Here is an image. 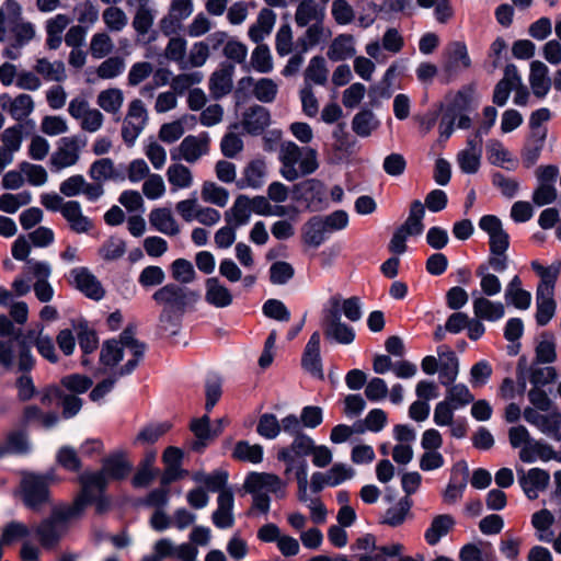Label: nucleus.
Listing matches in <instances>:
<instances>
[{"label":"nucleus","instance_id":"obj_1","mask_svg":"<svg viewBox=\"0 0 561 561\" xmlns=\"http://www.w3.org/2000/svg\"><path fill=\"white\" fill-rule=\"evenodd\" d=\"M2 307L8 309L10 319L2 316V365L13 362V351H20V345L26 344L23 335V324L28 318V306L24 301H15L10 291L2 289Z\"/></svg>","mask_w":561,"mask_h":561},{"label":"nucleus","instance_id":"obj_2","mask_svg":"<svg viewBox=\"0 0 561 561\" xmlns=\"http://www.w3.org/2000/svg\"><path fill=\"white\" fill-rule=\"evenodd\" d=\"M131 463L121 451L114 453L102 461V468L95 472H84L79 481L82 490L79 496L89 505L95 499L94 490L104 492L110 480H123L131 471Z\"/></svg>","mask_w":561,"mask_h":561},{"label":"nucleus","instance_id":"obj_3","mask_svg":"<svg viewBox=\"0 0 561 561\" xmlns=\"http://www.w3.org/2000/svg\"><path fill=\"white\" fill-rule=\"evenodd\" d=\"M146 345L135 339V332L131 328H126L118 340H110L102 345L100 360L105 367H114L118 364L127 351L131 357L119 369V376L131 374L145 354Z\"/></svg>","mask_w":561,"mask_h":561},{"label":"nucleus","instance_id":"obj_4","mask_svg":"<svg viewBox=\"0 0 561 561\" xmlns=\"http://www.w3.org/2000/svg\"><path fill=\"white\" fill-rule=\"evenodd\" d=\"M88 504L78 495L71 505H58L48 518L36 527V535L45 548L54 547L67 530L68 523L79 518Z\"/></svg>","mask_w":561,"mask_h":561},{"label":"nucleus","instance_id":"obj_5","mask_svg":"<svg viewBox=\"0 0 561 561\" xmlns=\"http://www.w3.org/2000/svg\"><path fill=\"white\" fill-rule=\"evenodd\" d=\"M280 174L289 181L309 175L318 169L317 151L310 147H299L293 141H284L279 147Z\"/></svg>","mask_w":561,"mask_h":561},{"label":"nucleus","instance_id":"obj_6","mask_svg":"<svg viewBox=\"0 0 561 561\" xmlns=\"http://www.w3.org/2000/svg\"><path fill=\"white\" fill-rule=\"evenodd\" d=\"M243 488L253 499L252 507L267 514L273 494L277 499L286 496L287 483L278 476L268 472H251L247 476Z\"/></svg>","mask_w":561,"mask_h":561},{"label":"nucleus","instance_id":"obj_7","mask_svg":"<svg viewBox=\"0 0 561 561\" xmlns=\"http://www.w3.org/2000/svg\"><path fill=\"white\" fill-rule=\"evenodd\" d=\"M54 481V473L44 474L25 472L22 476L20 491L24 505L39 512L49 502V484Z\"/></svg>","mask_w":561,"mask_h":561},{"label":"nucleus","instance_id":"obj_8","mask_svg":"<svg viewBox=\"0 0 561 561\" xmlns=\"http://www.w3.org/2000/svg\"><path fill=\"white\" fill-rule=\"evenodd\" d=\"M13 362L5 367H13L16 363V373L19 377L15 380V388L18 390V398L21 401L31 400L36 393V387L30 371L35 365V358L31 352L30 345H20V351H13Z\"/></svg>","mask_w":561,"mask_h":561},{"label":"nucleus","instance_id":"obj_9","mask_svg":"<svg viewBox=\"0 0 561 561\" xmlns=\"http://www.w3.org/2000/svg\"><path fill=\"white\" fill-rule=\"evenodd\" d=\"M85 146L87 138L82 135L60 138L57 142V148L49 158L50 170L53 172H60L64 169L76 165Z\"/></svg>","mask_w":561,"mask_h":561},{"label":"nucleus","instance_id":"obj_10","mask_svg":"<svg viewBox=\"0 0 561 561\" xmlns=\"http://www.w3.org/2000/svg\"><path fill=\"white\" fill-rule=\"evenodd\" d=\"M324 335L328 340L339 344L350 345L355 340V330L342 321L340 313V297L330 299V308L325 311L323 319Z\"/></svg>","mask_w":561,"mask_h":561},{"label":"nucleus","instance_id":"obj_11","mask_svg":"<svg viewBox=\"0 0 561 561\" xmlns=\"http://www.w3.org/2000/svg\"><path fill=\"white\" fill-rule=\"evenodd\" d=\"M152 299L163 309L185 311L196 301L197 295L185 286L168 283L153 293Z\"/></svg>","mask_w":561,"mask_h":561},{"label":"nucleus","instance_id":"obj_12","mask_svg":"<svg viewBox=\"0 0 561 561\" xmlns=\"http://www.w3.org/2000/svg\"><path fill=\"white\" fill-rule=\"evenodd\" d=\"M127 5L135 9L131 25L138 41H144L147 35H149L147 43L154 41L157 33L150 34L157 16L153 0H127Z\"/></svg>","mask_w":561,"mask_h":561},{"label":"nucleus","instance_id":"obj_13","mask_svg":"<svg viewBox=\"0 0 561 561\" xmlns=\"http://www.w3.org/2000/svg\"><path fill=\"white\" fill-rule=\"evenodd\" d=\"M559 176V168L553 164L541 165L536 170L537 187L533 193V202L541 207L552 204L557 199L556 181Z\"/></svg>","mask_w":561,"mask_h":561},{"label":"nucleus","instance_id":"obj_14","mask_svg":"<svg viewBox=\"0 0 561 561\" xmlns=\"http://www.w3.org/2000/svg\"><path fill=\"white\" fill-rule=\"evenodd\" d=\"M148 122V113L141 100L129 103L127 114L123 122L122 137L127 145H134Z\"/></svg>","mask_w":561,"mask_h":561},{"label":"nucleus","instance_id":"obj_15","mask_svg":"<svg viewBox=\"0 0 561 561\" xmlns=\"http://www.w3.org/2000/svg\"><path fill=\"white\" fill-rule=\"evenodd\" d=\"M540 412L541 411L527 407L523 412L524 420L537 427L542 434L554 439H560L561 412L558 409L548 411L546 414Z\"/></svg>","mask_w":561,"mask_h":561},{"label":"nucleus","instance_id":"obj_16","mask_svg":"<svg viewBox=\"0 0 561 561\" xmlns=\"http://www.w3.org/2000/svg\"><path fill=\"white\" fill-rule=\"evenodd\" d=\"M294 198L301 202L311 211L321 210L325 202V187L316 179L302 181L294 186Z\"/></svg>","mask_w":561,"mask_h":561},{"label":"nucleus","instance_id":"obj_17","mask_svg":"<svg viewBox=\"0 0 561 561\" xmlns=\"http://www.w3.org/2000/svg\"><path fill=\"white\" fill-rule=\"evenodd\" d=\"M209 150V137L207 133L196 136H186L180 144L176 152H171L172 160H184L187 163H195Z\"/></svg>","mask_w":561,"mask_h":561},{"label":"nucleus","instance_id":"obj_18","mask_svg":"<svg viewBox=\"0 0 561 561\" xmlns=\"http://www.w3.org/2000/svg\"><path fill=\"white\" fill-rule=\"evenodd\" d=\"M293 437L290 445L280 448L277 453V459L286 463V474L294 469L295 459L310 456L316 445V442L304 432Z\"/></svg>","mask_w":561,"mask_h":561},{"label":"nucleus","instance_id":"obj_19","mask_svg":"<svg viewBox=\"0 0 561 561\" xmlns=\"http://www.w3.org/2000/svg\"><path fill=\"white\" fill-rule=\"evenodd\" d=\"M69 283L90 299L99 301L105 295L100 280L87 267L72 268Z\"/></svg>","mask_w":561,"mask_h":561},{"label":"nucleus","instance_id":"obj_20","mask_svg":"<svg viewBox=\"0 0 561 561\" xmlns=\"http://www.w3.org/2000/svg\"><path fill=\"white\" fill-rule=\"evenodd\" d=\"M471 67L468 48L463 42H454L448 46L443 71L448 78H454Z\"/></svg>","mask_w":561,"mask_h":561},{"label":"nucleus","instance_id":"obj_21","mask_svg":"<svg viewBox=\"0 0 561 561\" xmlns=\"http://www.w3.org/2000/svg\"><path fill=\"white\" fill-rule=\"evenodd\" d=\"M479 228L488 233L490 252H507L510 236L503 229L502 221L494 215H484L479 221Z\"/></svg>","mask_w":561,"mask_h":561},{"label":"nucleus","instance_id":"obj_22","mask_svg":"<svg viewBox=\"0 0 561 561\" xmlns=\"http://www.w3.org/2000/svg\"><path fill=\"white\" fill-rule=\"evenodd\" d=\"M473 314L479 320L489 322L500 321L505 314V306L502 301L491 300V297L482 296L478 289L471 293Z\"/></svg>","mask_w":561,"mask_h":561},{"label":"nucleus","instance_id":"obj_23","mask_svg":"<svg viewBox=\"0 0 561 561\" xmlns=\"http://www.w3.org/2000/svg\"><path fill=\"white\" fill-rule=\"evenodd\" d=\"M234 65L224 62L216 69L209 78V92L215 100H219L229 94L233 88Z\"/></svg>","mask_w":561,"mask_h":561},{"label":"nucleus","instance_id":"obj_24","mask_svg":"<svg viewBox=\"0 0 561 561\" xmlns=\"http://www.w3.org/2000/svg\"><path fill=\"white\" fill-rule=\"evenodd\" d=\"M7 30L13 35L14 44L5 49L4 55L8 58L16 59L21 54V48L35 36V28L31 22L21 20L13 21V24H9Z\"/></svg>","mask_w":561,"mask_h":561},{"label":"nucleus","instance_id":"obj_25","mask_svg":"<svg viewBox=\"0 0 561 561\" xmlns=\"http://www.w3.org/2000/svg\"><path fill=\"white\" fill-rule=\"evenodd\" d=\"M234 497L231 490H222L217 497V508L213 513L211 520L219 529H227L233 526Z\"/></svg>","mask_w":561,"mask_h":561},{"label":"nucleus","instance_id":"obj_26","mask_svg":"<svg viewBox=\"0 0 561 561\" xmlns=\"http://www.w3.org/2000/svg\"><path fill=\"white\" fill-rule=\"evenodd\" d=\"M482 157V146L480 139L468 138L465 149L457 153V164L466 174H474L479 171Z\"/></svg>","mask_w":561,"mask_h":561},{"label":"nucleus","instance_id":"obj_27","mask_svg":"<svg viewBox=\"0 0 561 561\" xmlns=\"http://www.w3.org/2000/svg\"><path fill=\"white\" fill-rule=\"evenodd\" d=\"M520 85V76L517 67L510 64L504 69V77L497 82L493 92V102L497 106H504L507 103L512 90Z\"/></svg>","mask_w":561,"mask_h":561},{"label":"nucleus","instance_id":"obj_28","mask_svg":"<svg viewBox=\"0 0 561 561\" xmlns=\"http://www.w3.org/2000/svg\"><path fill=\"white\" fill-rule=\"evenodd\" d=\"M439 357L438 377L443 386L454 383L459 375V360L456 354L447 346L437 348Z\"/></svg>","mask_w":561,"mask_h":561},{"label":"nucleus","instance_id":"obj_29","mask_svg":"<svg viewBox=\"0 0 561 561\" xmlns=\"http://www.w3.org/2000/svg\"><path fill=\"white\" fill-rule=\"evenodd\" d=\"M469 468L465 461L458 462L444 492V501L454 504L461 499L468 483Z\"/></svg>","mask_w":561,"mask_h":561},{"label":"nucleus","instance_id":"obj_30","mask_svg":"<svg viewBox=\"0 0 561 561\" xmlns=\"http://www.w3.org/2000/svg\"><path fill=\"white\" fill-rule=\"evenodd\" d=\"M320 340L321 336L318 331L311 334L302 354L301 365L311 375L322 378L323 369L320 356Z\"/></svg>","mask_w":561,"mask_h":561},{"label":"nucleus","instance_id":"obj_31","mask_svg":"<svg viewBox=\"0 0 561 561\" xmlns=\"http://www.w3.org/2000/svg\"><path fill=\"white\" fill-rule=\"evenodd\" d=\"M549 481V473L540 468H531L519 477L520 486L529 500L537 499L539 492L548 486Z\"/></svg>","mask_w":561,"mask_h":561},{"label":"nucleus","instance_id":"obj_32","mask_svg":"<svg viewBox=\"0 0 561 561\" xmlns=\"http://www.w3.org/2000/svg\"><path fill=\"white\" fill-rule=\"evenodd\" d=\"M519 458L526 463H533L537 460L549 461L551 459L561 461V454L554 453L547 444L533 438L519 450Z\"/></svg>","mask_w":561,"mask_h":561},{"label":"nucleus","instance_id":"obj_33","mask_svg":"<svg viewBox=\"0 0 561 561\" xmlns=\"http://www.w3.org/2000/svg\"><path fill=\"white\" fill-rule=\"evenodd\" d=\"M205 300L216 308H226L232 304L233 297L217 277H209L205 282Z\"/></svg>","mask_w":561,"mask_h":561},{"label":"nucleus","instance_id":"obj_34","mask_svg":"<svg viewBox=\"0 0 561 561\" xmlns=\"http://www.w3.org/2000/svg\"><path fill=\"white\" fill-rule=\"evenodd\" d=\"M276 23V13L267 8L262 9L256 18V21L249 27V38L259 44L263 42L272 33Z\"/></svg>","mask_w":561,"mask_h":561},{"label":"nucleus","instance_id":"obj_35","mask_svg":"<svg viewBox=\"0 0 561 561\" xmlns=\"http://www.w3.org/2000/svg\"><path fill=\"white\" fill-rule=\"evenodd\" d=\"M34 71L48 82H64L67 80L66 65L61 60H49L46 57L36 59Z\"/></svg>","mask_w":561,"mask_h":561},{"label":"nucleus","instance_id":"obj_36","mask_svg":"<svg viewBox=\"0 0 561 561\" xmlns=\"http://www.w3.org/2000/svg\"><path fill=\"white\" fill-rule=\"evenodd\" d=\"M270 122V112L264 106L253 105L244 112L242 126L249 134L260 135Z\"/></svg>","mask_w":561,"mask_h":561},{"label":"nucleus","instance_id":"obj_37","mask_svg":"<svg viewBox=\"0 0 561 561\" xmlns=\"http://www.w3.org/2000/svg\"><path fill=\"white\" fill-rule=\"evenodd\" d=\"M21 124L7 128L2 133V169L13 161V154L21 149L23 141Z\"/></svg>","mask_w":561,"mask_h":561},{"label":"nucleus","instance_id":"obj_38","mask_svg":"<svg viewBox=\"0 0 561 561\" xmlns=\"http://www.w3.org/2000/svg\"><path fill=\"white\" fill-rule=\"evenodd\" d=\"M61 215L77 233H85L92 227L91 220L83 215L81 205L77 201H67Z\"/></svg>","mask_w":561,"mask_h":561},{"label":"nucleus","instance_id":"obj_39","mask_svg":"<svg viewBox=\"0 0 561 561\" xmlns=\"http://www.w3.org/2000/svg\"><path fill=\"white\" fill-rule=\"evenodd\" d=\"M150 225L159 232L167 236L180 233V226L169 208H154L149 214Z\"/></svg>","mask_w":561,"mask_h":561},{"label":"nucleus","instance_id":"obj_40","mask_svg":"<svg viewBox=\"0 0 561 561\" xmlns=\"http://www.w3.org/2000/svg\"><path fill=\"white\" fill-rule=\"evenodd\" d=\"M325 11L314 0H301L295 12V22L299 27H306L318 21H323Z\"/></svg>","mask_w":561,"mask_h":561},{"label":"nucleus","instance_id":"obj_41","mask_svg":"<svg viewBox=\"0 0 561 561\" xmlns=\"http://www.w3.org/2000/svg\"><path fill=\"white\" fill-rule=\"evenodd\" d=\"M529 82L536 96L543 98L548 94L551 88V79L549 69L542 61L535 60L530 64Z\"/></svg>","mask_w":561,"mask_h":561},{"label":"nucleus","instance_id":"obj_42","mask_svg":"<svg viewBox=\"0 0 561 561\" xmlns=\"http://www.w3.org/2000/svg\"><path fill=\"white\" fill-rule=\"evenodd\" d=\"M354 37L350 34L337 35L330 44L327 56L332 61H343L356 54Z\"/></svg>","mask_w":561,"mask_h":561},{"label":"nucleus","instance_id":"obj_43","mask_svg":"<svg viewBox=\"0 0 561 561\" xmlns=\"http://www.w3.org/2000/svg\"><path fill=\"white\" fill-rule=\"evenodd\" d=\"M194 11L193 0H172L169 9V16L163 18L160 22L161 30L165 35H169L173 32V28L170 26L172 21L175 20L178 22L186 20Z\"/></svg>","mask_w":561,"mask_h":561},{"label":"nucleus","instance_id":"obj_44","mask_svg":"<svg viewBox=\"0 0 561 561\" xmlns=\"http://www.w3.org/2000/svg\"><path fill=\"white\" fill-rule=\"evenodd\" d=\"M266 178V165L261 160L252 161L243 171V178L238 182V187L257 190L263 186Z\"/></svg>","mask_w":561,"mask_h":561},{"label":"nucleus","instance_id":"obj_45","mask_svg":"<svg viewBox=\"0 0 561 561\" xmlns=\"http://www.w3.org/2000/svg\"><path fill=\"white\" fill-rule=\"evenodd\" d=\"M486 151L491 164L507 170L516 169L517 161L501 141L496 139L489 140L486 144Z\"/></svg>","mask_w":561,"mask_h":561},{"label":"nucleus","instance_id":"obj_46","mask_svg":"<svg viewBox=\"0 0 561 561\" xmlns=\"http://www.w3.org/2000/svg\"><path fill=\"white\" fill-rule=\"evenodd\" d=\"M71 20L67 14L59 13L46 22V45L49 49H57L62 43V33Z\"/></svg>","mask_w":561,"mask_h":561},{"label":"nucleus","instance_id":"obj_47","mask_svg":"<svg viewBox=\"0 0 561 561\" xmlns=\"http://www.w3.org/2000/svg\"><path fill=\"white\" fill-rule=\"evenodd\" d=\"M250 197L239 195L229 210L225 213L227 224L240 228L247 225L251 218Z\"/></svg>","mask_w":561,"mask_h":561},{"label":"nucleus","instance_id":"obj_48","mask_svg":"<svg viewBox=\"0 0 561 561\" xmlns=\"http://www.w3.org/2000/svg\"><path fill=\"white\" fill-rule=\"evenodd\" d=\"M329 236V231L324 226L322 217L314 216L310 218L302 228L304 241L313 248L320 247Z\"/></svg>","mask_w":561,"mask_h":561},{"label":"nucleus","instance_id":"obj_49","mask_svg":"<svg viewBox=\"0 0 561 561\" xmlns=\"http://www.w3.org/2000/svg\"><path fill=\"white\" fill-rule=\"evenodd\" d=\"M25 337L26 341H33L37 352L42 357L53 364L58 362V355L56 353L54 341L49 335L43 333V328H39L38 331L30 330Z\"/></svg>","mask_w":561,"mask_h":561},{"label":"nucleus","instance_id":"obj_50","mask_svg":"<svg viewBox=\"0 0 561 561\" xmlns=\"http://www.w3.org/2000/svg\"><path fill=\"white\" fill-rule=\"evenodd\" d=\"M167 179L172 191L186 190L193 185L192 171L182 163H173L167 170Z\"/></svg>","mask_w":561,"mask_h":561},{"label":"nucleus","instance_id":"obj_51","mask_svg":"<svg viewBox=\"0 0 561 561\" xmlns=\"http://www.w3.org/2000/svg\"><path fill=\"white\" fill-rule=\"evenodd\" d=\"M124 92L118 88H110L101 91L96 98V104L108 114H116L124 104Z\"/></svg>","mask_w":561,"mask_h":561},{"label":"nucleus","instance_id":"obj_52","mask_svg":"<svg viewBox=\"0 0 561 561\" xmlns=\"http://www.w3.org/2000/svg\"><path fill=\"white\" fill-rule=\"evenodd\" d=\"M446 387L447 389L444 401L457 410H460L474 401V396L465 383L454 382Z\"/></svg>","mask_w":561,"mask_h":561},{"label":"nucleus","instance_id":"obj_53","mask_svg":"<svg viewBox=\"0 0 561 561\" xmlns=\"http://www.w3.org/2000/svg\"><path fill=\"white\" fill-rule=\"evenodd\" d=\"M454 518L450 515L436 516L425 531V539L428 545L435 546L454 526Z\"/></svg>","mask_w":561,"mask_h":561},{"label":"nucleus","instance_id":"obj_54","mask_svg":"<svg viewBox=\"0 0 561 561\" xmlns=\"http://www.w3.org/2000/svg\"><path fill=\"white\" fill-rule=\"evenodd\" d=\"M554 522V517L548 510L536 512L531 517V524L537 530V538L542 542H551L553 540V531L550 529Z\"/></svg>","mask_w":561,"mask_h":561},{"label":"nucleus","instance_id":"obj_55","mask_svg":"<svg viewBox=\"0 0 561 561\" xmlns=\"http://www.w3.org/2000/svg\"><path fill=\"white\" fill-rule=\"evenodd\" d=\"M536 321L539 325H546L550 322L556 313V301L553 293H538L536 291Z\"/></svg>","mask_w":561,"mask_h":561},{"label":"nucleus","instance_id":"obj_56","mask_svg":"<svg viewBox=\"0 0 561 561\" xmlns=\"http://www.w3.org/2000/svg\"><path fill=\"white\" fill-rule=\"evenodd\" d=\"M478 100L479 95L476 91V87L473 84L465 85L456 93L447 111L457 115V113L469 110Z\"/></svg>","mask_w":561,"mask_h":561},{"label":"nucleus","instance_id":"obj_57","mask_svg":"<svg viewBox=\"0 0 561 561\" xmlns=\"http://www.w3.org/2000/svg\"><path fill=\"white\" fill-rule=\"evenodd\" d=\"M329 70L325 59L322 56H314L310 59L305 71V84L310 82L324 85L328 81Z\"/></svg>","mask_w":561,"mask_h":561},{"label":"nucleus","instance_id":"obj_58","mask_svg":"<svg viewBox=\"0 0 561 561\" xmlns=\"http://www.w3.org/2000/svg\"><path fill=\"white\" fill-rule=\"evenodd\" d=\"M264 450L259 444H250L248 440H240L236 444L232 456L241 461L257 465L263 460Z\"/></svg>","mask_w":561,"mask_h":561},{"label":"nucleus","instance_id":"obj_59","mask_svg":"<svg viewBox=\"0 0 561 561\" xmlns=\"http://www.w3.org/2000/svg\"><path fill=\"white\" fill-rule=\"evenodd\" d=\"M187 50V41L181 36H173L169 39L164 57L172 62H175L181 70H185V58Z\"/></svg>","mask_w":561,"mask_h":561},{"label":"nucleus","instance_id":"obj_60","mask_svg":"<svg viewBox=\"0 0 561 561\" xmlns=\"http://www.w3.org/2000/svg\"><path fill=\"white\" fill-rule=\"evenodd\" d=\"M425 216V208L420 201H414L411 204L409 217L405 222L400 227L409 236L421 234L424 226L423 218Z\"/></svg>","mask_w":561,"mask_h":561},{"label":"nucleus","instance_id":"obj_61","mask_svg":"<svg viewBox=\"0 0 561 561\" xmlns=\"http://www.w3.org/2000/svg\"><path fill=\"white\" fill-rule=\"evenodd\" d=\"M476 275L479 278L480 289L482 296L494 297L502 291V283L500 278L492 272H489L486 267H477Z\"/></svg>","mask_w":561,"mask_h":561},{"label":"nucleus","instance_id":"obj_62","mask_svg":"<svg viewBox=\"0 0 561 561\" xmlns=\"http://www.w3.org/2000/svg\"><path fill=\"white\" fill-rule=\"evenodd\" d=\"M379 126L378 119L370 110L358 112L352 121V129L359 137H368Z\"/></svg>","mask_w":561,"mask_h":561},{"label":"nucleus","instance_id":"obj_63","mask_svg":"<svg viewBox=\"0 0 561 561\" xmlns=\"http://www.w3.org/2000/svg\"><path fill=\"white\" fill-rule=\"evenodd\" d=\"M330 36L331 31L324 26L323 21H318V23H312L307 26L304 36L300 38V44L304 50H308L319 45L321 42H324Z\"/></svg>","mask_w":561,"mask_h":561},{"label":"nucleus","instance_id":"obj_64","mask_svg":"<svg viewBox=\"0 0 561 561\" xmlns=\"http://www.w3.org/2000/svg\"><path fill=\"white\" fill-rule=\"evenodd\" d=\"M251 66L260 73H270L273 70V58L267 45L259 43L253 49Z\"/></svg>","mask_w":561,"mask_h":561}]
</instances>
